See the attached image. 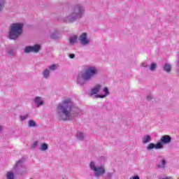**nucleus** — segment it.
Here are the masks:
<instances>
[{
	"label": "nucleus",
	"mask_w": 179,
	"mask_h": 179,
	"mask_svg": "<svg viewBox=\"0 0 179 179\" xmlns=\"http://www.w3.org/2000/svg\"><path fill=\"white\" fill-rule=\"evenodd\" d=\"M57 114L59 120L62 121H75L82 116V110L73 106L70 99H66L57 106Z\"/></svg>",
	"instance_id": "f257e3e1"
},
{
	"label": "nucleus",
	"mask_w": 179,
	"mask_h": 179,
	"mask_svg": "<svg viewBox=\"0 0 179 179\" xmlns=\"http://www.w3.org/2000/svg\"><path fill=\"white\" fill-rule=\"evenodd\" d=\"M85 13H86L85 6L82 3H76L68 8L63 22L64 23H75V22L83 19Z\"/></svg>",
	"instance_id": "f03ea898"
},
{
	"label": "nucleus",
	"mask_w": 179,
	"mask_h": 179,
	"mask_svg": "<svg viewBox=\"0 0 179 179\" xmlns=\"http://www.w3.org/2000/svg\"><path fill=\"white\" fill-rule=\"evenodd\" d=\"M99 75V70L96 66H89L84 71H80L76 77V83L78 86H85V83L90 82L93 78Z\"/></svg>",
	"instance_id": "7ed1b4c3"
},
{
	"label": "nucleus",
	"mask_w": 179,
	"mask_h": 179,
	"mask_svg": "<svg viewBox=\"0 0 179 179\" xmlns=\"http://www.w3.org/2000/svg\"><path fill=\"white\" fill-rule=\"evenodd\" d=\"M23 27H24V24L22 22L11 24L8 34L9 40H13L14 41L18 40L19 37L23 34Z\"/></svg>",
	"instance_id": "20e7f679"
},
{
	"label": "nucleus",
	"mask_w": 179,
	"mask_h": 179,
	"mask_svg": "<svg viewBox=\"0 0 179 179\" xmlns=\"http://www.w3.org/2000/svg\"><path fill=\"white\" fill-rule=\"evenodd\" d=\"M15 174L17 176H23L26 174L27 169L26 166H24V158H22L17 162L13 167Z\"/></svg>",
	"instance_id": "39448f33"
},
{
	"label": "nucleus",
	"mask_w": 179,
	"mask_h": 179,
	"mask_svg": "<svg viewBox=\"0 0 179 179\" xmlns=\"http://www.w3.org/2000/svg\"><path fill=\"white\" fill-rule=\"evenodd\" d=\"M90 169L94 172V176L96 178H100L102 176L106 174V169L104 166H96V163L94 162H91L90 164Z\"/></svg>",
	"instance_id": "423d86ee"
},
{
	"label": "nucleus",
	"mask_w": 179,
	"mask_h": 179,
	"mask_svg": "<svg viewBox=\"0 0 179 179\" xmlns=\"http://www.w3.org/2000/svg\"><path fill=\"white\" fill-rule=\"evenodd\" d=\"M41 50V45H38V44H35L34 45L31 46H26L24 50V52L25 54H30V52H40Z\"/></svg>",
	"instance_id": "0eeeda50"
},
{
	"label": "nucleus",
	"mask_w": 179,
	"mask_h": 179,
	"mask_svg": "<svg viewBox=\"0 0 179 179\" xmlns=\"http://www.w3.org/2000/svg\"><path fill=\"white\" fill-rule=\"evenodd\" d=\"M171 139L172 138L169 135L162 136L160 140L158 141L161 149H163V148H164V145H169V143H171Z\"/></svg>",
	"instance_id": "6e6552de"
},
{
	"label": "nucleus",
	"mask_w": 179,
	"mask_h": 179,
	"mask_svg": "<svg viewBox=\"0 0 179 179\" xmlns=\"http://www.w3.org/2000/svg\"><path fill=\"white\" fill-rule=\"evenodd\" d=\"M78 40L83 45L90 44V39L87 38V33L86 32L82 33L81 36H79Z\"/></svg>",
	"instance_id": "1a4fd4ad"
},
{
	"label": "nucleus",
	"mask_w": 179,
	"mask_h": 179,
	"mask_svg": "<svg viewBox=\"0 0 179 179\" xmlns=\"http://www.w3.org/2000/svg\"><path fill=\"white\" fill-rule=\"evenodd\" d=\"M153 149H155L156 150L162 149L160 145L159 144V142H157L156 144H155V143H150L147 146V150H152Z\"/></svg>",
	"instance_id": "9d476101"
},
{
	"label": "nucleus",
	"mask_w": 179,
	"mask_h": 179,
	"mask_svg": "<svg viewBox=\"0 0 179 179\" xmlns=\"http://www.w3.org/2000/svg\"><path fill=\"white\" fill-rule=\"evenodd\" d=\"M50 38H52V40H55V41H57V40H59L61 38V36L59 35V32L57 30L53 31L50 34Z\"/></svg>",
	"instance_id": "9b49d317"
},
{
	"label": "nucleus",
	"mask_w": 179,
	"mask_h": 179,
	"mask_svg": "<svg viewBox=\"0 0 179 179\" xmlns=\"http://www.w3.org/2000/svg\"><path fill=\"white\" fill-rule=\"evenodd\" d=\"M103 92H105V94H98L96 95V97H98L99 99H104L110 94V91H108V87H105L103 88Z\"/></svg>",
	"instance_id": "f8f14e48"
},
{
	"label": "nucleus",
	"mask_w": 179,
	"mask_h": 179,
	"mask_svg": "<svg viewBox=\"0 0 179 179\" xmlns=\"http://www.w3.org/2000/svg\"><path fill=\"white\" fill-rule=\"evenodd\" d=\"M150 141H152V136H150V135L146 134L142 138V142L144 145L149 143Z\"/></svg>",
	"instance_id": "ddd939ff"
},
{
	"label": "nucleus",
	"mask_w": 179,
	"mask_h": 179,
	"mask_svg": "<svg viewBox=\"0 0 179 179\" xmlns=\"http://www.w3.org/2000/svg\"><path fill=\"white\" fill-rule=\"evenodd\" d=\"M163 69L166 73H170L171 72V64L170 63H165Z\"/></svg>",
	"instance_id": "4468645a"
},
{
	"label": "nucleus",
	"mask_w": 179,
	"mask_h": 179,
	"mask_svg": "<svg viewBox=\"0 0 179 179\" xmlns=\"http://www.w3.org/2000/svg\"><path fill=\"white\" fill-rule=\"evenodd\" d=\"M100 89H101V85H96L92 90H91V94H97L99 92H100Z\"/></svg>",
	"instance_id": "2eb2a0df"
},
{
	"label": "nucleus",
	"mask_w": 179,
	"mask_h": 179,
	"mask_svg": "<svg viewBox=\"0 0 179 179\" xmlns=\"http://www.w3.org/2000/svg\"><path fill=\"white\" fill-rule=\"evenodd\" d=\"M35 103L37 105V107H41V106H43L44 104V101L41 100V97L36 96L35 98Z\"/></svg>",
	"instance_id": "dca6fc26"
},
{
	"label": "nucleus",
	"mask_w": 179,
	"mask_h": 179,
	"mask_svg": "<svg viewBox=\"0 0 179 179\" xmlns=\"http://www.w3.org/2000/svg\"><path fill=\"white\" fill-rule=\"evenodd\" d=\"M69 41L70 44H76V43H78V35H74L71 36L69 38Z\"/></svg>",
	"instance_id": "f3484780"
},
{
	"label": "nucleus",
	"mask_w": 179,
	"mask_h": 179,
	"mask_svg": "<svg viewBox=\"0 0 179 179\" xmlns=\"http://www.w3.org/2000/svg\"><path fill=\"white\" fill-rule=\"evenodd\" d=\"M28 127H29V128H36V127H37V123L33 120H29L28 122Z\"/></svg>",
	"instance_id": "a211bd4d"
},
{
	"label": "nucleus",
	"mask_w": 179,
	"mask_h": 179,
	"mask_svg": "<svg viewBox=\"0 0 179 179\" xmlns=\"http://www.w3.org/2000/svg\"><path fill=\"white\" fill-rule=\"evenodd\" d=\"M166 163H167V162H166V159H162L161 164H158L157 166V169H165Z\"/></svg>",
	"instance_id": "6ab92c4d"
},
{
	"label": "nucleus",
	"mask_w": 179,
	"mask_h": 179,
	"mask_svg": "<svg viewBox=\"0 0 179 179\" xmlns=\"http://www.w3.org/2000/svg\"><path fill=\"white\" fill-rule=\"evenodd\" d=\"M76 138L79 141H83L85 139V134L83 132L78 131L76 134Z\"/></svg>",
	"instance_id": "aec40b11"
},
{
	"label": "nucleus",
	"mask_w": 179,
	"mask_h": 179,
	"mask_svg": "<svg viewBox=\"0 0 179 179\" xmlns=\"http://www.w3.org/2000/svg\"><path fill=\"white\" fill-rule=\"evenodd\" d=\"M113 176H114V173L108 172L105 176H103V179H113Z\"/></svg>",
	"instance_id": "412c9836"
},
{
	"label": "nucleus",
	"mask_w": 179,
	"mask_h": 179,
	"mask_svg": "<svg viewBox=\"0 0 179 179\" xmlns=\"http://www.w3.org/2000/svg\"><path fill=\"white\" fill-rule=\"evenodd\" d=\"M48 150V145L45 143H43L40 148V150H41V152H45V150Z\"/></svg>",
	"instance_id": "4be33fe9"
},
{
	"label": "nucleus",
	"mask_w": 179,
	"mask_h": 179,
	"mask_svg": "<svg viewBox=\"0 0 179 179\" xmlns=\"http://www.w3.org/2000/svg\"><path fill=\"white\" fill-rule=\"evenodd\" d=\"M43 78H45V79H47V78L50 76V70L48 69H45L43 72Z\"/></svg>",
	"instance_id": "5701e85b"
},
{
	"label": "nucleus",
	"mask_w": 179,
	"mask_h": 179,
	"mask_svg": "<svg viewBox=\"0 0 179 179\" xmlns=\"http://www.w3.org/2000/svg\"><path fill=\"white\" fill-rule=\"evenodd\" d=\"M5 5H6V0H0V12H2V9L5 8Z\"/></svg>",
	"instance_id": "b1692460"
},
{
	"label": "nucleus",
	"mask_w": 179,
	"mask_h": 179,
	"mask_svg": "<svg viewBox=\"0 0 179 179\" xmlns=\"http://www.w3.org/2000/svg\"><path fill=\"white\" fill-rule=\"evenodd\" d=\"M7 179H15V173L10 171L7 173Z\"/></svg>",
	"instance_id": "393cba45"
},
{
	"label": "nucleus",
	"mask_w": 179,
	"mask_h": 179,
	"mask_svg": "<svg viewBox=\"0 0 179 179\" xmlns=\"http://www.w3.org/2000/svg\"><path fill=\"white\" fill-rule=\"evenodd\" d=\"M156 68H157V64L156 63H151L150 66V70L153 72L156 69Z\"/></svg>",
	"instance_id": "a878e982"
},
{
	"label": "nucleus",
	"mask_w": 179,
	"mask_h": 179,
	"mask_svg": "<svg viewBox=\"0 0 179 179\" xmlns=\"http://www.w3.org/2000/svg\"><path fill=\"white\" fill-rule=\"evenodd\" d=\"M27 118H29V113L26 114L24 116L23 115H20V120L22 122L26 121V120H27Z\"/></svg>",
	"instance_id": "bb28decb"
},
{
	"label": "nucleus",
	"mask_w": 179,
	"mask_h": 179,
	"mask_svg": "<svg viewBox=\"0 0 179 179\" xmlns=\"http://www.w3.org/2000/svg\"><path fill=\"white\" fill-rule=\"evenodd\" d=\"M7 54H8V55H10V57H15V50H13V49H10L7 51Z\"/></svg>",
	"instance_id": "cd10ccee"
},
{
	"label": "nucleus",
	"mask_w": 179,
	"mask_h": 179,
	"mask_svg": "<svg viewBox=\"0 0 179 179\" xmlns=\"http://www.w3.org/2000/svg\"><path fill=\"white\" fill-rule=\"evenodd\" d=\"M37 145H38V141H34L33 144L31 145L32 149H36L37 148Z\"/></svg>",
	"instance_id": "c85d7f7f"
},
{
	"label": "nucleus",
	"mask_w": 179,
	"mask_h": 179,
	"mask_svg": "<svg viewBox=\"0 0 179 179\" xmlns=\"http://www.w3.org/2000/svg\"><path fill=\"white\" fill-rule=\"evenodd\" d=\"M48 68L50 71H55V69H57V66L55 64H52Z\"/></svg>",
	"instance_id": "c756f323"
},
{
	"label": "nucleus",
	"mask_w": 179,
	"mask_h": 179,
	"mask_svg": "<svg viewBox=\"0 0 179 179\" xmlns=\"http://www.w3.org/2000/svg\"><path fill=\"white\" fill-rule=\"evenodd\" d=\"M146 100H147V101H150V100H153V96H152V95L147 96Z\"/></svg>",
	"instance_id": "7c9ffc66"
},
{
	"label": "nucleus",
	"mask_w": 179,
	"mask_h": 179,
	"mask_svg": "<svg viewBox=\"0 0 179 179\" xmlns=\"http://www.w3.org/2000/svg\"><path fill=\"white\" fill-rule=\"evenodd\" d=\"M69 58H71V59H73V58H75V54H70Z\"/></svg>",
	"instance_id": "2f4dec72"
},
{
	"label": "nucleus",
	"mask_w": 179,
	"mask_h": 179,
	"mask_svg": "<svg viewBox=\"0 0 179 179\" xmlns=\"http://www.w3.org/2000/svg\"><path fill=\"white\" fill-rule=\"evenodd\" d=\"M141 66H143V68H148V64H146V63H143L141 64Z\"/></svg>",
	"instance_id": "473e14b6"
},
{
	"label": "nucleus",
	"mask_w": 179,
	"mask_h": 179,
	"mask_svg": "<svg viewBox=\"0 0 179 179\" xmlns=\"http://www.w3.org/2000/svg\"><path fill=\"white\" fill-rule=\"evenodd\" d=\"M176 66H179V55H178L177 61H176Z\"/></svg>",
	"instance_id": "72a5a7b5"
},
{
	"label": "nucleus",
	"mask_w": 179,
	"mask_h": 179,
	"mask_svg": "<svg viewBox=\"0 0 179 179\" xmlns=\"http://www.w3.org/2000/svg\"><path fill=\"white\" fill-rule=\"evenodd\" d=\"M131 179H139V176H134L131 177Z\"/></svg>",
	"instance_id": "f704fd0d"
},
{
	"label": "nucleus",
	"mask_w": 179,
	"mask_h": 179,
	"mask_svg": "<svg viewBox=\"0 0 179 179\" xmlns=\"http://www.w3.org/2000/svg\"><path fill=\"white\" fill-rule=\"evenodd\" d=\"M159 179H170L169 177H165V178H159Z\"/></svg>",
	"instance_id": "c9c22d12"
},
{
	"label": "nucleus",
	"mask_w": 179,
	"mask_h": 179,
	"mask_svg": "<svg viewBox=\"0 0 179 179\" xmlns=\"http://www.w3.org/2000/svg\"><path fill=\"white\" fill-rule=\"evenodd\" d=\"M3 128L2 127V126L0 125V132L1 131H3Z\"/></svg>",
	"instance_id": "e433bc0d"
},
{
	"label": "nucleus",
	"mask_w": 179,
	"mask_h": 179,
	"mask_svg": "<svg viewBox=\"0 0 179 179\" xmlns=\"http://www.w3.org/2000/svg\"><path fill=\"white\" fill-rule=\"evenodd\" d=\"M30 179H33V178H30Z\"/></svg>",
	"instance_id": "4c0bfd02"
}]
</instances>
